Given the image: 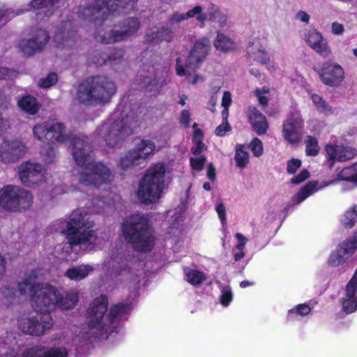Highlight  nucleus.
<instances>
[{"instance_id":"69168bd1","label":"nucleus","mask_w":357,"mask_h":357,"mask_svg":"<svg viewBox=\"0 0 357 357\" xmlns=\"http://www.w3.org/2000/svg\"><path fill=\"white\" fill-rule=\"evenodd\" d=\"M195 142H196V146L192 147L190 151L193 155H199L204 149L205 144L201 139H198Z\"/></svg>"},{"instance_id":"0e129e2a","label":"nucleus","mask_w":357,"mask_h":357,"mask_svg":"<svg viewBox=\"0 0 357 357\" xmlns=\"http://www.w3.org/2000/svg\"><path fill=\"white\" fill-rule=\"evenodd\" d=\"M232 298L231 291H223L220 298V303L224 306H227L232 300Z\"/></svg>"},{"instance_id":"864d4df0","label":"nucleus","mask_w":357,"mask_h":357,"mask_svg":"<svg viewBox=\"0 0 357 357\" xmlns=\"http://www.w3.org/2000/svg\"><path fill=\"white\" fill-rule=\"evenodd\" d=\"M310 176V172L307 169L301 170L298 174L294 176L291 178V183L298 185L307 179Z\"/></svg>"},{"instance_id":"13d9d810","label":"nucleus","mask_w":357,"mask_h":357,"mask_svg":"<svg viewBox=\"0 0 357 357\" xmlns=\"http://www.w3.org/2000/svg\"><path fill=\"white\" fill-rule=\"evenodd\" d=\"M186 20L187 19L185 13L174 12L169 20V22L171 25H173L174 23H179Z\"/></svg>"},{"instance_id":"e2e57ef3","label":"nucleus","mask_w":357,"mask_h":357,"mask_svg":"<svg viewBox=\"0 0 357 357\" xmlns=\"http://www.w3.org/2000/svg\"><path fill=\"white\" fill-rule=\"evenodd\" d=\"M181 123L183 124L185 128L189 127L190 122V114L188 110H182L180 117Z\"/></svg>"},{"instance_id":"6e6d98bb","label":"nucleus","mask_w":357,"mask_h":357,"mask_svg":"<svg viewBox=\"0 0 357 357\" xmlns=\"http://www.w3.org/2000/svg\"><path fill=\"white\" fill-rule=\"evenodd\" d=\"M231 130V127L229 122H225L219 125L215 130V135L218 137H223L225 134Z\"/></svg>"},{"instance_id":"ea45409f","label":"nucleus","mask_w":357,"mask_h":357,"mask_svg":"<svg viewBox=\"0 0 357 357\" xmlns=\"http://www.w3.org/2000/svg\"><path fill=\"white\" fill-rule=\"evenodd\" d=\"M244 145H239L236 149L235 160L236 166L239 168H245L249 162V153L245 150Z\"/></svg>"},{"instance_id":"ddd939ff","label":"nucleus","mask_w":357,"mask_h":357,"mask_svg":"<svg viewBox=\"0 0 357 357\" xmlns=\"http://www.w3.org/2000/svg\"><path fill=\"white\" fill-rule=\"evenodd\" d=\"M325 162L331 170L336 162H346L353 159L357 154L356 149L347 145L327 144L324 146Z\"/></svg>"},{"instance_id":"cd10ccee","label":"nucleus","mask_w":357,"mask_h":357,"mask_svg":"<svg viewBox=\"0 0 357 357\" xmlns=\"http://www.w3.org/2000/svg\"><path fill=\"white\" fill-rule=\"evenodd\" d=\"M247 54L249 57L262 64H268L270 57L268 52L262 48V45L258 40L250 43L247 47Z\"/></svg>"},{"instance_id":"412c9836","label":"nucleus","mask_w":357,"mask_h":357,"mask_svg":"<svg viewBox=\"0 0 357 357\" xmlns=\"http://www.w3.org/2000/svg\"><path fill=\"white\" fill-rule=\"evenodd\" d=\"M306 43L317 53L324 58L331 54V50L326 39L321 33L316 29L309 30L304 38Z\"/></svg>"},{"instance_id":"4c0bfd02","label":"nucleus","mask_w":357,"mask_h":357,"mask_svg":"<svg viewBox=\"0 0 357 357\" xmlns=\"http://www.w3.org/2000/svg\"><path fill=\"white\" fill-rule=\"evenodd\" d=\"M305 143L306 155L315 157L319 155L320 147L315 137L307 135L305 139Z\"/></svg>"},{"instance_id":"f704fd0d","label":"nucleus","mask_w":357,"mask_h":357,"mask_svg":"<svg viewBox=\"0 0 357 357\" xmlns=\"http://www.w3.org/2000/svg\"><path fill=\"white\" fill-rule=\"evenodd\" d=\"M340 222L345 229H351L355 226L357 222V204L345 211L341 217Z\"/></svg>"},{"instance_id":"680f3d73","label":"nucleus","mask_w":357,"mask_h":357,"mask_svg":"<svg viewBox=\"0 0 357 357\" xmlns=\"http://www.w3.org/2000/svg\"><path fill=\"white\" fill-rule=\"evenodd\" d=\"M235 237L238 241L237 245H236V249L238 250H243L248 241L247 238L241 233H236L235 234Z\"/></svg>"},{"instance_id":"bb28decb","label":"nucleus","mask_w":357,"mask_h":357,"mask_svg":"<svg viewBox=\"0 0 357 357\" xmlns=\"http://www.w3.org/2000/svg\"><path fill=\"white\" fill-rule=\"evenodd\" d=\"M174 38V33L172 29L167 26H162L156 31H151L145 36L147 43H160L162 41L171 42Z\"/></svg>"},{"instance_id":"39448f33","label":"nucleus","mask_w":357,"mask_h":357,"mask_svg":"<svg viewBox=\"0 0 357 357\" xmlns=\"http://www.w3.org/2000/svg\"><path fill=\"white\" fill-rule=\"evenodd\" d=\"M165 174L166 166L162 163L152 165L146 171L137 191V198L142 203H155L161 197Z\"/></svg>"},{"instance_id":"7ed1b4c3","label":"nucleus","mask_w":357,"mask_h":357,"mask_svg":"<svg viewBox=\"0 0 357 357\" xmlns=\"http://www.w3.org/2000/svg\"><path fill=\"white\" fill-rule=\"evenodd\" d=\"M121 231L126 242L139 252H151L155 246V231L147 214L127 216L121 224Z\"/></svg>"},{"instance_id":"f3484780","label":"nucleus","mask_w":357,"mask_h":357,"mask_svg":"<svg viewBox=\"0 0 357 357\" xmlns=\"http://www.w3.org/2000/svg\"><path fill=\"white\" fill-rule=\"evenodd\" d=\"M131 134L132 130L123 121H114L107 128L104 137L107 145L112 148Z\"/></svg>"},{"instance_id":"2f4dec72","label":"nucleus","mask_w":357,"mask_h":357,"mask_svg":"<svg viewBox=\"0 0 357 357\" xmlns=\"http://www.w3.org/2000/svg\"><path fill=\"white\" fill-rule=\"evenodd\" d=\"M318 181H309L294 196L293 202L296 204H300L307 198L314 190H317L321 188H318ZM323 186H321L322 188Z\"/></svg>"},{"instance_id":"aec40b11","label":"nucleus","mask_w":357,"mask_h":357,"mask_svg":"<svg viewBox=\"0 0 357 357\" xmlns=\"http://www.w3.org/2000/svg\"><path fill=\"white\" fill-rule=\"evenodd\" d=\"M45 168L38 162H24V186L32 188L45 180Z\"/></svg>"},{"instance_id":"0eeeda50","label":"nucleus","mask_w":357,"mask_h":357,"mask_svg":"<svg viewBox=\"0 0 357 357\" xmlns=\"http://www.w3.org/2000/svg\"><path fill=\"white\" fill-rule=\"evenodd\" d=\"M93 225V222L85 220L82 213L74 211L63 231L70 248L91 243V238L96 235V231L91 229Z\"/></svg>"},{"instance_id":"473e14b6","label":"nucleus","mask_w":357,"mask_h":357,"mask_svg":"<svg viewBox=\"0 0 357 357\" xmlns=\"http://www.w3.org/2000/svg\"><path fill=\"white\" fill-rule=\"evenodd\" d=\"M318 181H309L294 196L293 202L296 204H300L307 198L314 190H317L321 188H318ZM323 186H321L322 188Z\"/></svg>"},{"instance_id":"338daca9","label":"nucleus","mask_w":357,"mask_h":357,"mask_svg":"<svg viewBox=\"0 0 357 357\" xmlns=\"http://www.w3.org/2000/svg\"><path fill=\"white\" fill-rule=\"evenodd\" d=\"M345 290H357V268L346 286Z\"/></svg>"},{"instance_id":"dca6fc26","label":"nucleus","mask_w":357,"mask_h":357,"mask_svg":"<svg viewBox=\"0 0 357 357\" xmlns=\"http://www.w3.org/2000/svg\"><path fill=\"white\" fill-rule=\"evenodd\" d=\"M22 190L20 187L7 185L0 190V206L10 211H16L20 208Z\"/></svg>"},{"instance_id":"4468645a","label":"nucleus","mask_w":357,"mask_h":357,"mask_svg":"<svg viewBox=\"0 0 357 357\" xmlns=\"http://www.w3.org/2000/svg\"><path fill=\"white\" fill-rule=\"evenodd\" d=\"M135 82L141 89L150 93L151 96L158 95L162 87L153 66H151L144 65L138 71Z\"/></svg>"},{"instance_id":"1a4fd4ad","label":"nucleus","mask_w":357,"mask_h":357,"mask_svg":"<svg viewBox=\"0 0 357 357\" xmlns=\"http://www.w3.org/2000/svg\"><path fill=\"white\" fill-rule=\"evenodd\" d=\"M140 26L137 18L128 17L114 29L98 28L94 38L97 42L105 44L119 43L126 40L137 33Z\"/></svg>"},{"instance_id":"603ef678","label":"nucleus","mask_w":357,"mask_h":357,"mask_svg":"<svg viewBox=\"0 0 357 357\" xmlns=\"http://www.w3.org/2000/svg\"><path fill=\"white\" fill-rule=\"evenodd\" d=\"M206 158L204 155H201L199 158L191 157L190 158V165L192 169L201 172L203 169Z\"/></svg>"},{"instance_id":"a18cd8bd","label":"nucleus","mask_w":357,"mask_h":357,"mask_svg":"<svg viewBox=\"0 0 357 357\" xmlns=\"http://www.w3.org/2000/svg\"><path fill=\"white\" fill-rule=\"evenodd\" d=\"M347 258L344 254L340 251L338 248L335 251H333L328 259V264L330 266L337 267L344 263Z\"/></svg>"},{"instance_id":"49530a36","label":"nucleus","mask_w":357,"mask_h":357,"mask_svg":"<svg viewBox=\"0 0 357 357\" xmlns=\"http://www.w3.org/2000/svg\"><path fill=\"white\" fill-rule=\"evenodd\" d=\"M203 9L201 6H196L192 9L188 10L185 14L186 19L196 17L197 20L204 23L207 20V15L203 13Z\"/></svg>"},{"instance_id":"2eb2a0df","label":"nucleus","mask_w":357,"mask_h":357,"mask_svg":"<svg viewBox=\"0 0 357 357\" xmlns=\"http://www.w3.org/2000/svg\"><path fill=\"white\" fill-rule=\"evenodd\" d=\"M321 81L325 85L337 87L344 79V70L338 63L324 62L318 71Z\"/></svg>"},{"instance_id":"c03bdc74","label":"nucleus","mask_w":357,"mask_h":357,"mask_svg":"<svg viewBox=\"0 0 357 357\" xmlns=\"http://www.w3.org/2000/svg\"><path fill=\"white\" fill-rule=\"evenodd\" d=\"M311 99L317 107V109L321 113L329 114L332 112V108L328 103L318 94H313Z\"/></svg>"},{"instance_id":"bf43d9fd","label":"nucleus","mask_w":357,"mask_h":357,"mask_svg":"<svg viewBox=\"0 0 357 357\" xmlns=\"http://www.w3.org/2000/svg\"><path fill=\"white\" fill-rule=\"evenodd\" d=\"M216 212L222 223L226 221V208L222 202H220L216 206Z\"/></svg>"},{"instance_id":"58836bf2","label":"nucleus","mask_w":357,"mask_h":357,"mask_svg":"<svg viewBox=\"0 0 357 357\" xmlns=\"http://www.w3.org/2000/svg\"><path fill=\"white\" fill-rule=\"evenodd\" d=\"M340 252L348 259L357 250V243L354 238H349L342 242L337 247Z\"/></svg>"},{"instance_id":"de8ad7c7","label":"nucleus","mask_w":357,"mask_h":357,"mask_svg":"<svg viewBox=\"0 0 357 357\" xmlns=\"http://www.w3.org/2000/svg\"><path fill=\"white\" fill-rule=\"evenodd\" d=\"M58 1L59 0H32L30 5L35 10L47 8L48 11H50Z\"/></svg>"},{"instance_id":"f8f14e48","label":"nucleus","mask_w":357,"mask_h":357,"mask_svg":"<svg viewBox=\"0 0 357 357\" xmlns=\"http://www.w3.org/2000/svg\"><path fill=\"white\" fill-rule=\"evenodd\" d=\"M304 120L300 112L291 111L282 123V134L284 139L291 145H298L302 140Z\"/></svg>"},{"instance_id":"f03ea898","label":"nucleus","mask_w":357,"mask_h":357,"mask_svg":"<svg viewBox=\"0 0 357 357\" xmlns=\"http://www.w3.org/2000/svg\"><path fill=\"white\" fill-rule=\"evenodd\" d=\"M88 139L86 136L72 139L73 156L76 164L82 167L78 174L79 183L86 186L98 188L109 182L111 171L102 162L91 161V145Z\"/></svg>"},{"instance_id":"7c9ffc66","label":"nucleus","mask_w":357,"mask_h":357,"mask_svg":"<svg viewBox=\"0 0 357 357\" xmlns=\"http://www.w3.org/2000/svg\"><path fill=\"white\" fill-rule=\"evenodd\" d=\"M56 305L61 309H70L74 307L78 301L77 291L56 292Z\"/></svg>"},{"instance_id":"79ce46f5","label":"nucleus","mask_w":357,"mask_h":357,"mask_svg":"<svg viewBox=\"0 0 357 357\" xmlns=\"http://www.w3.org/2000/svg\"><path fill=\"white\" fill-rule=\"evenodd\" d=\"M40 107L36 98L31 96H24V112L34 115L38 112Z\"/></svg>"},{"instance_id":"37998d69","label":"nucleus","mask_w":357,"mask_h":357,"mask_svg":"<svg viewBox=\"0 0 357 357\" xmlns=\"http://www.w3.org/2000/svg\"><path fill=\"white\" fill-rule=\"evenodd\" d=\"M185 278L186 280L192 285L199 284L206 279L203 272L193 269L185 272Z\"/></svg>"},{"instance_id":"4be33fe9","label":"nucleus","mask_w":357,"mask_h":357,"mask_svg":"<svg viewBox=\"0 0 357 357\" xmlns=\"http://www.w3.org/2000/svg\"><path fill=\"white\" fill-rule=\"evenodd\" d=\"M50 36L47 31L39 29L36 31L33 37L24 45V55L31 56L40 51L49 42Z\"/></svg>"},{"instance_id":"5701e85b","label":"nucleus","mask_w":357,"mask_h":357,"mask_svg":"<svg viewBox=\"0 0 357 357\" xmlns=\"http://www.w3.org/2000/svg\"><path fill=\"white\" fill-rule=\"evenodd\" d=\"M22 144L19 141H4L0 147V159L4 162H13L20 159Z\"/></svg>"},{"instance_id":"c85d7f7f","label":"nucleus","mask_w":357,"mask_h":357,"mask_svg":"<svg viewBox=\"0 0 357 357\" xmlns=\"http://www.w3.org/2000/svg\"><path fill=\"white\" fill-rule=\"evenodd\" d=\"M105 52H98L102 56L100 59H96V63L100 66L105 65L107 62L119 63L123 57L124 52L122 49L115 47H106Z\"/></svg>"},{"instance_id":"393cba45","label":"nucleus","mask_w":357,"mask_h":357,"mask_svg":"<svg viewBox=\"0 0 357 357\" xmlns=\"http://www.w3.org/2000/svg\"><path fill=\"white\" fill-rule=\"evenodd\" d=\"M66 348H49L42 347H33L28 349L24 357H67Z\"/></svg>"},{"instance_id":"423d86ee","label":"nucleus","mask_w":357,"mask_h":357,"mask_svg":"<svg viewBox=\"0 0 357 357\" xmlns=\"http://www.w3.org/2000/svg\"><path fill=\"white\" fill-rule=\"evenodd\" d=\"M131 9L128 0H86L79 6V17L90 22H103L109 14L125 13Z\"/></svg>"},{"instance_id":"5fc2aeb1","label":"nucleus","mask_w":357,"mask_h":357,"mask_svg":"<svg viewBox=\"0 0 357 357\" xmlns=\"http://www.w3.org/2000/svg\"><path fill=\"white\" fill-rule=\"evenodd\" d=\"M301 160L297 158H292L287 162V172L289 174H294L301 166Z\"/></svg>"},{"instance_id":"774afa93","label":"nucleus","mask_w":357,"mask_h":357,"mask_svg":"<svg viewBox=\"0 0 357 357\" xmlns=\"http://www.w3.org/2000/svg\"><path fill=\"white\" fill-rule=\"evenodd\" d=\"M114 271L115 273L120 275L122 273L123 271H126V272L129 273L130 271V268L128 265L127 263H122V264L119 263L118 266L117 265L114 266Z\"/></svg>"},{"instance_id":"09e8293b","label":"nucleus","mask_w":357,"mask_h":357,"mask_svg":"<svg viewBox=\"0 0 357 357\" xmlns=\"http://www.w3.org/2000/svg\"><path fill=\"white\" fill-rule=\"evenodd\" d=\"M57 81V74L56 73H50L46 77L40 79L38 85L40 88L46 89L54 85Z\"/></svg>"},{"instance_id":"4d7b16f0","label":"nucleus","mask_w":357,"mask_h":357,"mask_svg":"<svg viewBox=\"0 0 357 357\" xmlns=\"http://www.w3.org/2000/svg\"><path fill=\"white\" fill-rule=\"evenodd\" d=\"M16 75V71L6 67H0V79H11Z\"/></svg>"},{"instance_id":"a211bd4d","label":"nucleus","mask_w":357,"mask_h":357,"mask_svg":"<svg viewBox=\"0 0 357 357\" xmlns=\"http://www.w3.org/2000/svg\"><path fill=\"white\" fill-rule=\"evenodd\" d=\"M52 326V318L50 314H37L28 318L24 322V333L31 335L39 336L44 333L45 331Z\"/></svg>"},{"instance_id":"b1692460","label":"nucleus","mask_w":357,"mask_h":357,"mask_svg":"<svg viewBox=\"0 0 357 357\" xmlns=\"http://www.w3.org/2000/svg\"><path fill=\"white\" fill-rule=\"evenodd\" d=\"M248 116L253 130L258 135H262L267 132L269 128L267 119L256 107H248Z\"/></svg>"},{"instance_id":"6e6552de","label":"nucleus","mask_w":357,"mask_h":357,"mask_svg":"<svg viewBox=\"0 0 357 357\" xmlns=\"http://www.w3.org/2000/svg\"><path fill=\"white\" fill-rule=\"evenodd\" d=\"M211 49V43L208 37H202L195 41L188 55L185 66L181 63V59H176L175 70L179 77L185 75L191 76L201 66L205 60Z\"/></svg>"},{"instance_id":"6ab92c4d","label":"nucleus","mask_w":357,"mask_h":357,"mask_svg":"<svg viewBox=\"0 0 357 357\" xmlns=\"http://www.w3.org/2000/svg\"><path fill=\"white\" fill-rule=\"evenodd\" d=\"M56 292L60 291H35L32 296L33 305L41 314H50L56 307Z\"/></svg>"},{"instance_id":"e433bc0d","label":"nucleus","mask_w":357,"mask_h":357,"mask_svg":"<svg viewBox=\"0 0 357 357\" xmlns=\"http://www.w3.org/2000/svg\"><path fill=\"white\" fill-rule=\"evenodd\" d=\"M342 309L347 313H351L357 307V291H346L342 298Z\"/></svg>"},{"instance_id":"20e7f679","label":"nucleus","mask_w":357,"mask_h":357,"mask_svg":"<svg viewBox=\"0 0 357 357\" xmlns=\"http://www.w3.org/2000/svg\"><path fill=\"white\" fill-rule=\"evenodd\" d=\"M115 83L104 75H92L83 79L77 89L78 102L88 106L104 105L115 94Z\"/></svg>"},{"instance_id":"9b49d317","label":"nucleus","mask_w":357,"mask_h":357,"mask_svg":"<svg viewBox=\"0 0 357 357\" xmlns=\"http://www.w3.org/2000/svg\"><path fill=\"white\" fill-rule=\"evenodd\" d=\"M155 149V144L151 139H142L134 149L128 151L121 158L119 165L123 170L140 165L145 161Z\"/></svg>"},{"instance_id":"052dcab7","label":"nucleus","mask_w":357,"mask_h":357,"mask_svg":"<svg viewBox=\"0 0 357 357\" xmlns=\"http://www.w3.org/2000/svg\"><path fill=\"white\" fill-rule=\"evenodd\" d=\"M33 203V195L28 190H24V211L29 208Z\"/></svg>"},{"instance_id":"c756f323","label":"nucleus","mask_w":357,"mask_h":357,"mask_svg":"<svg viewBox=\"0 0 357 357\" xmlns=\"http://www.w3.org/2000/svg\"><path fill=\"white\" fill-rule=\"evenodd\" d=\"M39 271L34 269L24 278V286H30L29 290H56L51 284L45 285L38 277Z\"/></svg>"},{"instance_id":"9d476101","label":"nucleus","mask_w":357,"mask_h":357,"mask_svg":"<svg viewBox=\"0 0 357 357\" xmlns=\"http://www.w3.org/2000/svg\"><path fill=\"white\" fill-rule=\"evenodd\" d=\"M34 137L44 143H65L70 139L66 126L61 122L48 120L33 128Z\"/></svg>"},{"instance_id":"a878e982","label":"nucleus","mask_w":357,"mask_h":357,"mask_svg":"<svg viewBox=\"0 0 357 357\" xmlns=\"http://www.w3.org/2000/svg\"><path fill=\"white\" fill-rule=\"evenodd\" d=\"M340 181L351 182L357 185V162L343 168L337 175L323 186L335 185Z\"/></svg>"},{"instance_id":"a19ab883","label":"nucleus","mask_w":357,"mask_h":357,"mask_svg":"<svg viewBox=\"0 0 357 357\" xmlns=\"http://www.w3.org/2000/svg\"><path fill=\"white\" fill-rule=\"evenodd\" d=\"M211 6L213 11L208 13L207 20L218 22L220 26H224L227 22V16L220 13L219 8L216 5L211 3Z\"/></svg>"},{"instance_id":"f257e3e1","label":"nucleus","mask_w":357,"mask_h":357,"mask_svg":"<svg viewBox=\"0 0 357 357\" xmlns=\"http://www.w3.org/2000/svg\"><path fill=\"white\" fill-rule=\"evenodd\" d=\"M108 308L106 296L101 295L89 304L86 314V320L91 337L107 338L116 328L119 320L126 318L130 310L128 303H118Z\"/></svg>"},{"instance_id":"72a5a7b5","label":"nucleus","mask_w":357,"mask_h":357,"mask_svg":"<svg viewBox=\"0 0 357 357\" xmlns=\"http://www.w3.org/2000/svg\"><path fill=\"white\" fill-rule=\"evenodd\" d=\"M213 44L216 50L222 52H227L235 50L234 40L220 31L217 33V37Z\"/></svg>"},{"instance_id":"8fccbe9b","label":"nucleus","mask_w":357,"mask_h":357,"mask_svg":"<svg viewBox=\"0 0 357 357\" xmlns=\"http://www.w3.org/2000/svg\"><path fill=\"white\" fill-rule=\"evenodd\" d=\"M310 308L307 305L299 304L297 305L296 309H291L289 310V319H293L294 315L299 314L301 316H305L310 312Z\"/></svg>"},{"instance_id":"c9c22d12","label":"nucleus","mask_w":357,"mask_h":357,"mask_svg":"<svg viewBox=\"0 0 357 357\" xmlns=\"http://www.w3.org/2000/svg\"><path fill=\"white\" fill-rule=\"evenodd\" d=\"M91 270L92 268L89 265H81L76 268H68L65 275L72 280L80 281L89 275Z\"/></svg>"},{"instance_id":"3c124183","label":"nucleus","mask_w":357,"mask_h":357,"mask_svg":"<svg viewBox=\"0 0 357 357\" xmlns=\"http://www.w3.org/2000/svg\"><path fill=\"white\" fill-rule=\"evenodd\" d=\"M249 146L255 156L259 157L263 154L262 142L259 138L255 137L251 141Z\"/></svg>"}]
</instances>
